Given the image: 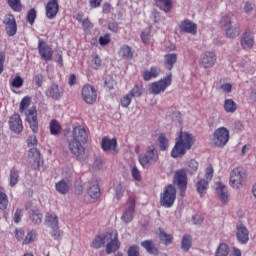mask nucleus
<instances>
[{
	"mask_svg": "<svg viewBox=\"0 0 256 256\" xmlns=\"http://www.w3.org/2000/svg\"><path fill=\"white\" fill-rule=\"evenodd\" d=\"M109 239H111V233L98 234L92 240L90 247H92V249H101V247H105Z\"/></svg>",
	"mask_w": 256,
	"mask_h": 256,
	"instance_id": "nucleus-16",
	"label": "nucleus"
},
{
	"mask_svg": "<svg viewBox=\"0 0 256 256\" xmlns=\"http://www.w3.org/2000/svg\"><path fill=\"white\" fill-rule=\"evenodd\" d=\"M199 169V163L192 159L188 162V171L189 173H197V170Z\"/></svg>",
	"mask_w": 256,
	"mask_h": 256,
	"instance_id": "nucleus-45",
	"label": "nucleus"
},
{
	"mask_svg": "<svg viewBox=\"0 0 256 256\" xmlns=\"http://www.w3.org/2000/svg\"><path fill=\"white\" fill-rule=\"evenodd\" d=\"M158 147L160 151H167L169 149V139H167L165 134L158 136Z\"/></svg>",
	"mask_w": 256,
	"mask_h": 256,
	"instance_id": "nucleus-37",
	"label": "nucleus"
},
{
	"mask_svg": "<svg viewBox=\"0 0 256 256\" xmlns=\"http://www.w3.org/2000/svg\"><path fill=\"white\" fill-rule=\"evenodd\" d=\"M176 142L184 146L186 149H191L195 143V138L193 137V134L181 131L179 137L176 139Z\"/></svg>",
	"mask_w": 256,
	"mask_h": 256,
	"instance_id": "nucleus-17",
	"label": "nucleus"
},
{
	"mask_svg": "<svg viewBox=\"0 0 256 256\" xmlns=\"http://www.w3.org/2000/svg\"><path fill=\"white\" fill-rule=\"evenodd\" d=\"M5 31L9 37H14L17 33V22L13 14H7L3 20Z\"/></svg>",
	"mask_w": 256,
	"mask_h": 256,
	"instance_id": "nucleus-12",
	"label": "nucleus"
},
{
	"mask_svg": "<svg viewBox=\"0 0 256 256\" xmlns=\"http://www.w3.org/2000/svg\"><path fill=\"white\" fill-rule=\"evenodd\" d=\"M55 61L59 65V67H63V52H58L55 55Z\"/></svg>",
	"mask_w": 256,
	"mask_h": 256,
	"instance_id": "nucleus-61",
	"label": "nucleus"
},
{
	"mask_svg": "<svg viewBox=\"0 0 256 256\" xmlns=\"http://www.w3.org/2000/svg\"><path fill=\"white\" fill-rule=\"evenodd\" d=\"M111 41V36H109L108 34L101 36L99 38V43L102 46L108 45V43Z\"/></svg>",
	"mask_w": 256,
	"mask_h": 256,
	"instance_id": "nucleus-57",
	"label": "nucleus"
},
{
	"mask_svg": "<svg viewBox=\"0 0 256 256\" xmlns=\"http://www.w3.org/2000/svg\"><path fill=\"white\" fill-rule=\"evenodd\" d=\"M37 239V233L35 231H30L24 238L22 245H29L30 243H33Z\"/></svg>",
	"mask_w": 256,
	"mask_h": 256,
	"instance_id": "nucleus-42",
	"label": "nucleus"
},
{
	"mask_svg": "<svg viewBox=\"0 0 256 256\" xmlns=\"http://www.w3.org/2000/svg\"><path fill=\"white\" fill-rule=\"evenodd\" d=\"M36 18H37V11H35V9H31L27 14L28 23H30V25H33V23H35Z\"/></svg>",
	"mask_w": 256,
	"mask_h": 256,
	"instance_id": "nucleus-51",
	"label": "nucleus"
},
{
	"mask_svg": "<svg viewBox=\"0 0 256 256\" xmlns=\"http://www.w3.org/2000/svg\"><path fill=\"white\" fill-rule=\"evenodd\" d=\"M10 129L14 133H21L23 131V122L21 121V116L19 114H14L10 117Z\"/></svg>",
	"mask_w": 256,
	"mask_h": 256,
	"instance_id": "nucleus-21",
	"label": "nucleus"
},
{
	"mask_svg": "<svg viewBox=\"0 0 256 256\" xmlns=\"http://www.w3.org/2000/svg\"><path fill=\"white\" fill-rule=\"evenodd\" d=\"M172 83L173 74L169 73L166 77L150 84V93L153 95H160V93H165L167 88L171 87Z\"/></svg>",
	"mask_w": 256,
	"mask_h": 256,
	"instance_id": "nucleus-4",
	"label": "nucleus"
},
{
	"mask_svg": "<svg viewBox=\"0 0 256 256\" xmlns=\"http://www.w3.org/2000/svg\"><path fill=\"white\" fill-rule=\"evenodd\" d=\"M221 89L224 91V93H231L233 86L231 83H226L221 85Z\"/></svg>",
	"mask_w": 256,
	"mask_h": 256,
	"instance_id": "nucleus-64",
	"label": "nucleus"
},
{
	"mask_svg": "<svg viewBox=\"0 0 256 256\" xmlns=\"http://www.w3.org/2000/svg\"><path fill=\"white\" fill-rule=\"evenodd\" d=\"M11 87H15L16 89H19V87H23V78L21 76H16L11 82Z\"/></svg>",
	"mask_w": 256,
	"mask_h": 256,
	"instance_id": "nucleus-50",
	"label": "nucleus"
},
{
	"mask_svg": "<svg viewBox=\"0 0 256 256\" xmlns=\"http://www.w3.org/2000/svg\"><path fill=\"white\" fill-rule=\"evenodd\" d=\"M119 247H121V243L119 242V237L117 235V232H111L110 239L106 242V245H105L106 255L117 253V251H119Z\"/></svg>",
	"mask_w": 256,
	"mask_h": 256,
	"instance_id": "nucleus-9",
	"label": "nucleus"
},
{
	"mask_svg": "<svg viewBox=\"0 0 256 256\" xmlns=\"http://www.w3.org/2000/svg\"><path fill=\"white\" fill-rule=\"evenodd\" d=\"M141 247L146 249L147 253H150L151 255H153V253H157V247H155L153 240L142 241Z\"/></svg>",
	"mask_w": 256,
	"mask_h": 256,
	"instance_id": "nucleus-36",
	"label": "nucleus"
},
{
	"mask_svg": "<svg viewBox=\"0 0 256 256\" xmlns=\"http://www.w3.org/2000/svg\"><path fill=\"white\" fill-rule=\"evenodd\" d=\"M177 199V189L172 184L165 186L164 191L160 194V205L164 209H171Z\"/></svg>",
	"mask_w": 256,
	"mask_h": 256,
	"instance_id": "nucleus-2",
	"label": "nucleus"
},
{
	"mask_svg": "<svg viewBox=\"0 0 256 256\" xmlns=\"http://www.w3.org/2000/svg\"><path fill=\"white\" fill-rule=\"evenodd\" d=\"M177 63V53H168L164 55V67L171 71L173 66Z\"/></svg>",
	"mask_w": 256,
	"mask_h": 256,
	"instance_id": "nucleus-28",
	"label": "nucleus"
},
{
	"mask_svg": "<svg viewBox=\"0 0 256 256\" xmlns=\"http://www.w3.org/2000/svg\"><path fill=\"white\" fill-rule=\"evenodd\" d=\"M28 159L30 163L39 167L41 163V152L37 148H31L28 153Z\"/></svg>",
	"mask_w": 256,
	"mask_h": 256,
	"instance_id": "nucleus-27",
	"label": "nucleus"
},
{
	"mask_svg": "<svg viewBox=\"0 0 256 256\" xmlns=\"http://www.w3.org/2000/svg\"><path fill=\"white\" fill-rule=\"evenodd\" d=\"M187 151H189L188 148H185V146L179 144V142H176L171 150V157H173V159H179L181 157H184Z\"/></svg>",
	"mask_w": 256,
	"mask_h": 256,
	"instance_id": "nucleus-25",
	"label": "nucleus"
},
{
	"mask_svg": "<svg viewBox=\"0 0 256 256\" xmlns=\"http://www.w3.org/2000/svg\"><path fill=\"white\" fill-rule=\"evenodd\" d=\"M193 243V238L191 237V235L186 234L182 237V241H181V249L182 251H185V253H187V251H189V249H191V245Z\"/></svg>",
	"mask_w": 256,
	"mask_h": 256,
	"instance_id": "nucleus-33",
	"label": "nucleus"
},
{
	"mask_svg": "<svg viewBox=\"0 0 256 256\" xmlns=\"http://www.w3.org/2000/svg\"><path fill=\"white\" fill-rule=\"evenodd\" d=\"M173 182L180 189V195L184 196L185 191L187 190V170H176Z\"/></svg>",
	"mask_w": 256,
	"mask_h": 256,
	"instance_id": "nucleus-8",
	"label": "nucleus"
},
{
	"mask_svg": "<svg viewBox=\"0 0 256 256\" xmlns=\"http://www.w3.org/2000/svg\"><path fill=\"white\" fill-rule=\"evenodd\" d=\"M49 127H50L51 135H59L61 133V131L63 130L59 121H57L55 119H53L50 122Z\"/></svg>",
	"mask_w": 256,
	"mask_h": 256,
	"instance_id": "nucleus-38",
	"label": "nucleus"
},
{
	"mask_svg": "<svg viewBox=\"0 0 256 256\" xmlns=\"http://www.w3.org/2000/svg\"><path fill=\"white\" fill-rule=\"evenodd\" d=\"M161 75V68L152 66L149 70H144L142 78L145 81H151V79H157Z\"/></svg>",
	"mask_w": 256,
	"mask_h": 256,
	"instance_id": "nucleus-23",
	"label": "nucleus"
},
{
	"mask_svg": "<svg viewBox=\"0 0 256 256\" xmlns=\"http://www.w3.org/2000/svg\"><path fill=\"white\" fill-rule=\"evenodd\" d=\"M196 189H197L199 195L201 197H203V195H205V193H207V189H209V181H207L205 179H200L196 183Z\"/></svg>",
	"mask_w": 256,
	"mask_h": 256,
	"instance_id": "nucleus-31",
	"label": "nucleus"
},
{
	"mask_svg": "<svg viewBox=\"0 0 256 256\" xmlns=\"http://www.w3.org/2000/svg\"><path fill=\"white\" fill-rule=\"evenodd\" d=\"M155 3L164 13H169L173 9V0H156Z\"/></svg>",
	"mask_w": 256,
	"mask_h": 256,
	"instance_id": "nucleus-30",
	"label": "nucleus"
},
{
	"mask_svg": "<svg viewBox=\"0 0 256 256\" xmlns=\"http://www.w3.org/2000/svg\"><path fill=\"white\" fill-rule=\"evenodd\" d=\"M104 84L107 89L111 90L115 87V80H113V78H109L108 80H105Z\"/></svg>",
	"mask_w": 256,
	"mask_h": 256,
	"instance_id": "nucleus-62",
	"label": "nucleus"
},
{
	"mask_svg": "<svg viewBox=\"0 0 256 256\" xmlns=\"http://www.w3.org/2000/svg\"><path fill=\"white\" fill-rule=\"evenodd\" d=\"M141 41L145 43V45H149L151 42V30H144L141 33Z\"/></svg>",
	"mask_w": 256,
	"mask_h": 256,
	"instance_id": "nucleus-46",
	"label": "nucleus"
},
{
	"mask_svg": "<svg viewBox=\"0 0 256 256\" xmlns=\"http://www.w3.org/2000/svg\"><path fill=\"white\" fill-rule=\"evenodd\" d=\"M213 166L212 165H209L207 168H206V172H205V181H211L213 179Z\"/></svg>",
	"mask_w": 256,
	"mask_h": 256,
	"instance_id": "nucleus-55",
	"label": "nucleus"
},
{
	"mask_svg": "<svg viewBox=\"0 0 256 256\" xmlns=\"http://www.w3.org/2000/svg\"><path fill=\"white\" fill-rule=\"evenodd\" d=\"M198 63L203 69H212L217 63V54L213 51H206L200 55Z\"/></svg>",
	"mask_w": 256,
	"mask_h": 256,
	"instance_id": "nucleus-7",
	"label": "nucleus"
},
{
	"mask_svg": "<svg viewBox=\"0 0 256 256\" xmlns=\"http://www.w3.org/2000/svg\"><path fill=\"white\" fill-rule=\"evenodd\" d=\"M245 181H247V175L243 172L242 168L236 167L230 172L229 185L233 189H241Z\"/></svg>",
	"mask_w": 256,
	"mask_h": 256,
	"instance_id": "nucleus-5",
	"label": "nucleus"
},
{
	"mask_svg": "<svg viewBox=\"0 0 256 256\" xmlns=\"http://www.w3.org/2000/svg\"><path fill=\"white\" fill-rule=\"evenodd\" d=\"M101 147L105 153H109L110 155H117L119 153V148H117V139L115 138H102Z\"/></svg>",
	"mask_w": 256,
	"mask_h": 256,
	"instance_id": "nucleus-10",
	"label": "nucleus"
},
{
	"mask_svg": "<svg viewBox=\"0 0 256 256\" xmlns=\"http://www.w3.org/2000/svg\"><path fill=\"white\" fill-rule=\"evenodd\" d=\"M87 193L91 199H99L101 197V188L99 187V181L92 179L88 183Z\"/></svg>",
	"mask_w": 256,
	"mask_h": 256,
	"instance_id": "nucleus-18",
	"label": "nucleus"
},
{
	"mask_svg": "<svg viewBox=\"0 0 256 256\" xmlns=\"http://www.w3.org/2000/svg\"><path fill=\"white\" fill-rule=\"evenodd\" d=\"M38 51L44 61H51L53 59V50L49 47L47 42L40 40L38 44Z\"/></svg>",
	"mask_w": 256,
	"mask_h": 256,
	"instance_id": "nucleus-15",
	"label": "nucleus"
},
{
	"mask_svg": "<svg viewBox=\"0 0 256 256\" xmlns=\"http://www.w3.org/2000/svg\"><path fill=\"white\" fill-rule=\"evenodd\" d=\"M34 81L37 87H41V85H43V74H37L34 77Z\"/></svg>",
	"mask_w": 256,
	"mask_h": 256,
	"instance_id": "nucleus-63",
	"label": "nucleus"
},
{
	"mask_svg": "<svg viewBox=\"0 0 256 256\" xmlns=\"http://www.w3.org/2000/svg\"><path fill=\"white\" fill-rule=\"evenodd\" d=\"M89 141V132L81 125H76L72 129V139L68 142V148L77 161L81 163L89 159V150L83 145Z\"/></svg>",
	"mask_w": 256,
	"mask_h": 256,
	"instance_id": "nucleus-1",
	"label": "nucleus"
},
{
	"mask_svg": "<svg viewBox=\"0 0 256 256\" xmlns=\"http://www.w3.org/2000/svg\"><path fill=\"white\" fill-rule=\"evenodd\" d=\"M114 191L116 199H121V197H123V193L125 192L123 185L121 184H117L114 188Z\"/></svg>",
	"mask_w": 256,
	"mask_h": 256,
	"instance_id": "nucleus-52",
	"label": "nucleus"
},
{
	"mask_svg": "<svg viewBox=\"0 0 256 256\" xmlns=\"http://www.w3.org/2000/svg\"><path fill=\"white\" fill-rule=\"evenodd\" d=\"M236 236L240 243H247L249 241V230L245 225L240 224L237 226Z\"/></svg>",
	"mask_w": 256,
	"mask_h": 256,
	"instance_id": "nucleus-26",
	"label": "nucleus"
},
{
	"mask_svg": "<svg viewBox=\"0 0 256 256\" xmlns=\"http://www.w3.org/2000/svg\"><path fill=\"white\" fill-rule=\"evenodd\" d=\"M82 99L87 105H93L97 101V90L89 84L82 88Z\"/></svg>",
	"mask_w": 256,
	"mask_h": 256,
	"instance_id": "nucleus-11",
	"label": "nucleus"
},
{
	"mask_svg": "<svg viewBox=\"0 0 256 256\" xmlns=\"http://www.w3.org/2000/svg\"><path fill=\"white\" fill-rule=\"evenodd\" d=\"M15 237L17 241H23V237H25V231L23 229H16Z\"/></svg>",
	"mask_w": 256,
	"mask_h": 256,
	"instance_id": "nucleus-58",
	"label": "nucleus"
},
{
	"mask_svg": "<svg viewBox=\"0 0 256 256\" xmlns=\"http://www.w3.org/2000/svg\"><path fill=\"white\" fill-rule=\"evenodd\" d=\"M42 219H43V214L39 213V211H34L31 215V220L35 225H41Z\"/></svg>",
	"mask_w": 256,
	"mask_h": 256,
	"instance_id": "nucleus-43",
	"label": "nucleus"
},
{
	"mask_svg": "<svg viewBox=\"0 0 256 256\" xmlns=\"http://www.w3.org/2000/svg\"><path fill=\"white\" fill-rule=\"evenodd\" d=\"M159 239L164 245H171L173 243V235L167 234L161 228H159Z\"/></svg>",
	"mask_w": 256,
	"mask_h": 256,
	"instance_id": "nucleus-32",
	"label": "nucleus"
},
{
	"mask_svg": "<svg viewBox=\"0 0 256 256\" xmlns=\"http://www.w3.org/2000/svg\"><path fill=\"white\" fill-rule=\"evenodd\" d=\"M46 224L49 225L52 229H58L59 227V219L57 218V214L53 212H48L46 214Z\"/></svg>",
	"mask_w": 256,
	"mask_h": 256,
	"instance_id": "nucleus-29",
	"label": "nucleus"
},
{
	"mask_svg": "<svg viewBox=\"0 0 256 256\" xmlns=\"http://www.w3.org/2000/svg\"><path fill=\"white\" fill-rule=\"evenodd\" d=\"M192 221L194 225H202L203 221H205V218L203 217V215L196 214L192 217Z\"/></svg>",
	"mask_w": 256,
	"mask_h": 256,
	"instance_id": "nucleus-56",
	"label": "nucleus"
},
{
	"mask_svg": "<svg viewBox=\"0 0 256 256\" xmlns=\"http://www.w3.org/2000/svg\"><path fill=\"white\" fill-rule=\"evenodd\" d=\"M157 161H159V152L154 145L148 146L145 155L139 156V163L142 167L157 163Z\"/></svg>",
	"mask_w": 256,
	"mask_h": 256,
	"instance_id": "nucleus-6",
	"label": "nucleus"
},
{
	"mask_svg": "<svg viewBox=\"0 0 256 256\" xmlns=\"http://www.w3.org/2000/svg\"><path fill=\"white\" fill-rule=\"evenodd\" d=\"M8 5L13 11H21V0H8Z\"/></svg>",
	"mask_w": 256,
	"mask_h": 256,
	"instance_id": "nucleus-48",
	"label": "nucleus"
},
{
	"mask_svg": "<svg viewBox=\"0 0 256 256\" xmlns=\"http://www.w3.org/2000/svg\"><path fill=\"white\" fill-rule=\"evenodd\" d=\"M57 13H59V3L57 0L49 1L46 6V17L54 19V17H57Z\"/></svg>",
	"mask_w": 256,
	"mask_h": 256,
	"instance_id": "nucleus-22",
	"label": "nucleus"
},
{
	"mask_svg": "<svg viewBox=\"0 0 256 256\" xmlns=\"http://www.w3.org/2000/svg\"><path fill=\"white\" fill-rule=\"evenodd\" d=\"M129 256H139V246L133 245L129 248Z\"/></svg>",
	"mask_w": 256,
	"mask_h": 256,
	"instance_id": "nucleus-59",
	"label": "nucleus"
},
{
	"mask_svg": "<svg viewBox=\"0 0 256 256\" xmlns=\"http://www.w3.org/2000/svg\"><path fill=\"white\" fill-rule=\"evenodd\" d=\"M220 25L224 29H228L229 27H231V16H229L227 14L222 16L221 21H220Z\"/></svg>",
	"mask_w": 256,
	"mask_h": 256,
	"instance_id": "nucleus-44",
	"label": "nucleus"
},
{
	"mask_svg": "<svg viewBox=\"0 0 256 256\" xmlns=\"http://www.w3.org/2000/svg\"><path fill=\"white\" fill-rule=\"evenodd\" d=\"M28 147H35L37 146V136L33 135L30 136L27 140Z\"/></svg>",
	"mask_w": 256,
	"mask_h": 256,
	"instance_id": "nucleus-60",
	"label": "nucleus"
},
{
	"mask_svg": "<svg viewBox=\"0 0 256 256\" xmlns=\"http://www.w3.org/2000/svg\"><path fill=\"white\" fill-rule=\"evenodd\" d=\"M119 56L122 57V59H129V46H122L119 51Z\"/></svg>",
	"mask_w": 256,
	"mask_h": 256,
	"instance_id": "nucleus-53",
	"label": "nucleus"
},
{
	"mask_svg": "<svg viewBox=\"0 0 256 256\" xmlns=\"http://www.w3.org/2000/svg\"><path fill=\"white\" fill-rule=\"evenodd\" d=\"M19 181V174L17 172H11L10 173V185L11 187H15Z\"/></svg>",
	"mask_w": 256,
	"mask_h": 256,
	"instance_id": "nucleus-54",
	"label": "nucleus"
},
{
	"mask_svg": "<svg viewBox=\"0 0 256 256\" xmlns=\"http://www.w3.org/2000/svg\"><path fill=\"white\" fill-rule=\"evenodd\" d=\"M229 139H230L229 129H227L226 127H220L213 132L211 144L214 147L223 149V147H225V145L229 143Z\"/></svg>",
	"mask_w": 256,
	"mask_h": 256,
	"instance_id": "nucleus-3",
	"label": "nucleus"
},
{
	"mask_svg": "<svg viewBox=\"0 0 256 256\" xmlns=\"http://www.w3.org/2000/svg\"><path fill=\"white\" fill-rule=\"evenodd\" d=\"M26 119L33 133H37L39 131V122L37 121V109H35V107L28 109Z\"/></svg>",
	"mask_w": 256,
	"mask_h": 256,
	"instance_id": "nucleus-14",
	"label": "nucleus"
},
{
	"mask_svg": "<svg viewBox=\"0 0 256 256\" xmlns=\"http://www.w3.org/2000/svg\"><path fill=\"white\" fill-rule=\"evenodd\" d=\"M64 93L65 89L63 88V86L55 83L52 84L46 91L47 97L54 99V101H59V99L63 97Z\"/></svg>",
	"mask_w": 256,
	"mask_h": 256,
	"instance_id": "nucleus-13",
	"label": "nucleus"
},
{
	"mask_svg": "<svg viewBox=\"0 0 256 256\" xmlns=\"http://www.w3.org/2000/svg\"><path fill=\"white\" fill-rule=\"evenodd\" d=\"M131 176L134 181H137V182L141 181V179H142L141 171H139V168H137V166L132 167Z\"/></svg>",
	"mask_w": 256,
	"mask_h": 256,
	"instance_id": "nucleus-47",
	"label": "nucleus"
},
{
	"mask_svg": "<svg viewBox=\"0 0 256 256\" xmlns=\"http://www.w3.org/2000/svg\"><path fill=\"white\" fill-rule=\"evenodd\" d=\"M56 191H58V193H61L62 195H65V193H69V184H67L65 180L56 183Z\"/></svg>",
	"mask_w": 256,
	"mask_h": 256,
	"instance_id": "nucleus-39",
	"label": "nucleus"
},
{
	"mask_svg": "<svg viewBox=\"0 0 256 256\" xmlns=\"http://www.w3.org/2000/svg\"><path fill=\"white\" fill-rule=\"evenodd\" d=\"M216 193L221 203L227 205L229 203V192L227 191V187L221 183L217 185Z\"/></svg>",
	"mask_w": 256,
	"mask_h": 256,
	"instance_id": "nucleus-24",
	"label": "nucleus"
},
{
	"mask_svg": "<svg viewBox=\"0 0 256 256\" xmlns=\"http://www.w3.org/2000/svg\"><path fill=\"white\" fill-rule=\"evenodd\" d=\"M9 205V199L7 198V194L3 192V188L0 187V209L5 210Z\"/></svg>",
	"mask_w": 256,
	"mask_h": 256,
	"instance_id": "nucleus-40",
	"label": "nucleus"
},
{
	"mask_svg": "<svg viewBox=\"0 0 256 256\" xmlns=\"http://www.w3.org/2000/svg\"><path fill=\"white\" fill-rule=\"evenodd\" d=\"M227 255H229V246H227V244L225 243H221L215 252V256H227Z\"/></svg>",
	"mask_w": 256,
	"mask_h": 256,
	"instance_id": "nucleus-41",
	"label": "nucleus"
},
{
	"mask_svg": "<svg viewBox=\"0 0 256 256\" xmlns=\"http://www.w3.org/2000/svg\"><path fill=\"white\" fill-rule=\"evenodd\" d=\"M225 113H235L237 111V103L233 99H226L223 105Z\"/></svg>",
	"mask_w": 256,
	"mask_h": 256,
	"instance_id": "nucleus-35",
	"label": "nucleus"
},
{
	"mask_svg": "<svg viewBox=\"0 0 256 256\" xmlns=\"http://www.w3.org/2000/svg\"><path fill=\"white\" fill-rule=\"evenodd\" d=\"M226 37L229 39H235V37H239L241 35V30L238 26H230L225 29Z\"/></svg>",
	"mask_w": 256,
	"mask_h": 256,
	"instance_id": "nucleus-34",
	"label": "nucleus"
},
{
	"mask_svg": "<svg viewBox=\"0 0 256 256\" xmlns=\"http://www.w3.org/2000/svg\"><path fill=\"white\" fill-rule=\"evenodd\" d=\"M179 29L182 33H189L190 35L197 34V24L189 19H185L180 22Z\"/></svg>",
	"mask_w": 256,
	"mask_h": 256,
	"instance_id": "nucleus-19",
	"label": "nucleus"
},
{
	"mask_svg": "<svg viewBox=\"0 0 256 256\" xmlns=\"http://www.w3.org/2000/svg\"><path fill=\"white\" fill-rule=\"evenodd\" d=\"M240 43L243 49H246V50L253 49V45L255 44V39L253 38V35L251 34L250 30H246L243 33Z\"/></svg>",
	"mask_w": 256,
	"mask_h": 256,
	"instance_id": "nucleus-20",
	"label": "nucleus"
},
{
	"mask_svg": "<svg viewBox=\"0 0 256 256\" xmlns=\"http://www.w3.org/2000/svg\"><path fill=\"white\" fill-rule=\"evenodd\" d=\"M29 105H31V98H29L28 96L24 97L22 99V101L20 102V113H23V111L25 109H27V107H29Z\"/></svg>",
	"mask_w": 256,
	"mask_h": 256,
	"instance_id": "nucleus-49",
	"label": "nucleus"
}]
</instances>
